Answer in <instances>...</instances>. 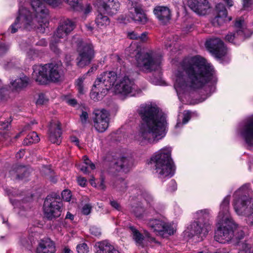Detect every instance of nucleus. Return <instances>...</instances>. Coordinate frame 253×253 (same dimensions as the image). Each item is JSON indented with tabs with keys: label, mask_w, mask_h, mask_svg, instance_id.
<instances>
[{
	"label": "nucleus",
	"mask_w": 253,
	"mask_h": 253,
	"mask_svg": "<svg viewBox=\"0 0 253 253\" xmlns=\"http://www.w3.org/2000/svg\"><path fill=\"white\" fill-rule=\"evenodd\" d=\"M148 225L157 234L163 236L173 235L176 231V225L174 223H168L157 219H151Z\"/></svg>",
	"instance_id": "nucleus-14"
},
{
	"label": "nucleus",
	"mask_w": 253,
	"mask_h": 253,
	"mask_svg": "<svg viewBox=\"0 0 253 253\" xmlns=\"http://www.w3.org/2000/svg\"><path fill=\"white\" fill-rule=\"evenodd\" d=\"M130 210L137 218L143 220L146 219L150 215H153L155 213L154 210H144L140 203L135 205L132 204Z\"/></svg>",
	"instance_id": "nucleus-23"
},
{
	"label": "nucleus",
	"mask_w": 253,
	"mask_h": 253,
	"mask_svg": "<svg viewBox=\"0 0 253 253\" xmlns=\"http://www.w3.org/2000/svg\"><path fill=\"white\" fill-rule=\"evenodd\" d=\"M88 119V114L85 111H83L82 114L80 116V120L83 124H84L86 123Z\"/></svg>",
	"instance_id": "nucleus-51"
},
{
	"label": "nucleus",
	"mask_w": 253,
	"mask_h": 253,
	"mask_svg": "<svg viewBox=\"0 0 253 253\" xmlns=\"http://www.w3.org/2000/svg\"><path fill=\"white\" fill-rule=\"evenodd\" d=\"M10 121H4L0 122V129H5L8 128L10 126Z\"/></svg>",
	"instance_id": "nucleus-52"
},
{
	"label": "nucleus",
	"mask_w": 253,
	"mask_h": 253,
	"mask_svg": "<svg viewBox=\"0 0 253 253\" xmlns=\"http://www.w3.org/2000/svg\"><path fill=\"white\" fill-rule=\"evenodd\" d=\"M71 141L73 143H74L76 145H77L79 148H80V146L79 145V140L78 138H77L75 136H72L71 137Z\"/></svg>",
	"instance_id": "nucleus-60"
},
{
	"label": "nucleus",
	"mask_w": 253,
	"mask_h": 253,
	"mask_svg": "<svg viewBox=\"0 0 253 253\" xmlns=\"http://www.w3.org/2000/svg\"><path fill=\"white\" fill-rule=\"evenodd\" d=\"M62 204L55 198L47 196L44 201L43 211L46 217L50 219L59 217L61 212Z\"/></svg>",
	"instance_id": "nucleus-11"
},
{
	"label": "nucleus",
	"mask_w": 253,
	"mask_h": 253,
	"mask_svg": "<svg viewBox=\"0 0 253 253\" xmlns=\"http://www.w3.org/2000/svg\"><path fill=\"white\" fill-rule=\"evenodd\" d=\"M217 15L213 19L212 23L214 26H218L227 21L231 20V17L227 16V11L222 3H218L216 5Z\"/></svg>",
	"instance_id": "nucleus-22"
},
{
	"label": "nucleus",
	"mask_w": 253,
	"mask_h": 253,
	"mask_svg": "<svg viewBox=\"0 0 253 253\" xmlns=\"http://www.w3.org/2000/svg\"><path fill=\"white\" fill-rule=\"evenodd\" d=\"M42 172L45 176L51 178L53 175V171L48 166H45L42 168Z\"/></svg>",
	"instance_id": "nucleus-42"
},
{
	"label": "nucleus",
	"mask_w": 253,
	"mask_h": 253,
	"mask_svg": "<svg viewBox=\"0 0 253 253\" xmlns=\"http://www.w3.org/2000/svg\"><path fill=\"white\" fill-rule=\"evenodd\" d=\"M40 140V138L37 133L35 132L30 133L23 141V144L25 145H28L32 143L38 142Z\"/></svg>",
	"instance_id": "nucleus-32"
},
{
	"label": "nucleus",
	"mask_w": 253,
	"mask_h": 253,
	"mask_svg": "<svg viewBox=\"0 0 253 253\" xmlns=\"http://www.w3.org/2000/svg\"><path fill=\"white\" fill-rule=\"evenodd\" d=\"M93 121L96 130L99 132H103L109 126V114L104 109L95 110L93 113Z\"/></svg>",
	"instance_id": "nucleus-15"
},
{
	"label": "nucleus",
	"mask_w": 253,
	"mask_h": 253,
	"mask_svg": "<svg viewBox=\"0 0 253 253\" xmlns=\"http://www.w3.org/2000/svg\"><path fill=\"white\" fill-rule=\"evenodd\" d=\"M243 22V21L241 20L237 21L236 22L235 26L236 28H238V29L237 30L236 33H230L226 35L225 40L227 41L235 44H237L248 37V36L246 35L247 30L244 29L242 27Z\"/></svg>",
	"instance_id": "nucleus-19"
},
{
	"label": "nucleus",
	"mask_w": 253,
	"mask_h": 253,
	"mask_svg": "<svg viewBox=\"0 0 253 253\" xmlns=\"http://www.w3.org/2000/svg\"><path fill=\"white\" fill-rule=\"evenodd\" d=\"M127 182L124 179H119L115 182V187L121 193H125L127 188Z\"/></svg>",
	"instance_id": "nucleus-37"
},
{
	"label": "nucleus",
	"mask_w": 253,
	"mask_h": 253,
	"mask_svg": "<svg viewBox=\"0 0 253 253\" xmlns=\"http://www.w3.org/2000/svg\"><path fill=\"white\" fill-rule=\"evenodd\" d=\"M114 92L116 94L134 96L140 94L141 90L135 84L134 80L129 77L128 73H121L114 86Z\"/></svg>",
	"instance_id": "nucleus-8"
},
{
	"label": "nucleus",
	"mask_w": 253,
	"mask_h": 253,
	"mask_svg": "<svg viewBox=\"0 0 253 253\" xmlns=\"http://www.w3.org/2000/svg\"><path fill=\"white\" fill-rule=\"evenodd\" d=\"M83 159L85 166H87L88 168H90L91 169H95V166L94 164L91 163L86 156H84Z\"/></svg>",
	"instance_id": "nucleus-46"
},
{
	"label": "nucleus",
	"mask_w": 253,
	"mask_h": 253,
	"mask_svg": "<svg viewBox=\"0 0 253 253\" xmlns=\"http://www.w3.org/2000/svg\"><path fill=\"white\" fill-rule=\"evenodd\" d=\"M139 35V34H137L136 32L132 31L128 32L127 36L130 39L137 40Z\"/></svg>",
	"instance_id": "nucleus-53"
},
{
	"label": "nucleus",
	"mask_w": 253,
	"mask_h": 253,
	"mask_svg": "<svg viewBox=\"0 0 253 253\" xmlns=\"http://www.w3.org/2000/svg\"><path fill=\"white\" fill-rule=\"evenodd\" d=\"M27 169L24 167L15 165L12 167L9 171L10 176L13 179H22L27 175Z\"/></svg>",
	"instance_id": "nucleus-30"
},
{
	"label": "nucleus",
	"mask_w": 253,
	"mask_h": 253,
	"mask_svg": "<svg viewBox=\"0 0 253 253\" xmlns=\"http://www.w3.org/2000/svg\"><path fill=\"white\" fill-rule=\"evenodd\" d=\"M10 201L12 204L14 206V208H18L19 209H21L22 208H23V206L21 205V203L18 200H13L12 201L10 199Z\"/></svg>",
	"instance_id": "nucleus-58"
},
{
	"label": "nucleus",
	"mask_w": 253,
	"mask_h": 253,
	"mask_svg": "<svg viewBox=\"0 0 253 253\" xmlns=\"http://www.w3.org/2000/svg\"><path fill=\"white\" fill-rule=\"evenodd\" d=\"M117 79H118V76L115 72H104L98 76L94 82V86L97 87L99 90L101 89L102 92L106 93L109 89L112 88L114 89V86L116 84H115Z\"/></svg>",
	"instance_id": "nucleus-10"
},
{
	"label": "nucleus",
	"mask_w": 253,
	"mask_h": 253,
	"mask_svg": "<svg viewBox=\"0 0 253 253\" xmlns=\"http://www.w3.org/2000/svg\"><path fill=\"white\" fill-rule=\"evenodd\" d=\"M110 205L112 207H113L114 209L120 211L121 209V206L120 204L116 201L115 200H111L110 202Z\"/></svg>",
	"instance_id": "nucleus-56"
},
{
	"label": "nucleus",
	"mask_w": 253,
	"mask_h": 253,
	"mask_svg": "<svg viewBox=\"0 0 253 253\" xmlns=\"http://www.w3.org/2000/svg\"><path fill=\"white\" fill-rule=\"evenodd\" d=\"M195 218L197 220L191 225V233L199 236L203 240L211 229L209 211L208 210L198 211L195 213Z\"/></svg>",
	"instance_id": "nucleus-7"
},
{
	"label": "nucleus",
	"mask_w": 253,
	"mask_h": 253,
	"mask_svg": "<svg viewBox=\"0 0 253 253\" xmlns=\"http://www.w3.org/2000/svg\"><path fill=\"white\" fill-rule=\"evenodd\" d=\"M93 87L94 88L92 89V92L90 93V97L94 101L101 99L102 97L106 94L102 92L101 89L99 90L97 87H94V86Z\"/></svg>",
	"instance_id": "nucleus-36"
},
{
	"label": "nucleus",
	"mask_w": 253,
	"mask_h": 253,
	"mask_svg": "<svg viewBox=\"0 0 253 253\" xmlns=\"http://www.w3.org/2000/svg\"><path fill=\"white\" fill-rule=\"evenodd\" d=\"M85 78V75L80 77L76 81L75 84L76 87L78 91V92L80 94H83L85 91V89L84 86V82Z\"/></svg>",
	"instance_id": "nucleus-35"
},
{
	"label": "nucleus",
	"mask_w": 253,
	"mask_h": 253,
	"mask_svg": "<svg viewBox=\"0 0 253 253\" xmlns=\"http://www.w3.org/2000/svg\"><path fill=\"white\" fill-rule=\"evenodd\" d=\"M9 46L5 43H0V55L4 54L9 49Z\"/></svg>",
	"instance_id": "nucleus-49"
},
{
	"label": "nucleus",
	"mask_w": 253,
	"mask_h": 253,
	"mask_svg": "<svg viewBox=\"0 0 253 253\" xmlns=\"http://www.w3.org/2000/svg\"><path fill=\"white\" fill-rule=\"evenodd\" d=\"M128 4H131L129 8V16L134 21L140 24H145L147 22L148 18L140 5L136 2L129 1Z\"/></svg>",
	"instance_id": "nucleus-18"
},
{
	"label": "nucleus",
	"mask_w": 253,
	"mask_h": 253,
	"mask_svg": "<svg viewBox=\"0 0 253 253\" xmlns=\"http://www.w3.org/2000/svg\"><path fill=\"white\" fill-rule=\"evenodd\" d=\"M77 64L80 67L88 65L94 57V51L91 44L83 43L78 49Z\"/></svg>",
	"instance_id": "nucleus-12"
},
{
	"label": "nucleus",
	"mask_w": 253,
	"mask_h": 253,
	"mask_svg": "<svg viewBox=\"0 0 253 253\" xmlns=\"http://www.w3.org/2000/svg\"><path fill=\"white\" fill-rule=\"evenodd\" d=\"M213 67L198 56L184 59L175 71L174 87L178 96L202 87L208 81L216 82Z\"/></svg>",
	"instance_id": "nucleus-1"
},
{
	"label": "nucleus",
	"mask_w": 253,
	"mask_h": 253,
	"mask_svg": "<svg viewBox=\"0 0 253 253\" xmlns=\"http://www.w3.org/2000/svg\"><path fill=\"white\" fill-rule=\"evenodd\" d=\"M48 101V96L44 93H41L39 94L36 103L38 105H43L46 104Z\"/></svg>",
	"instance_id": "nucleus-38"
},
{
	"label": "nucleus",
	"mask_w": 253,
	"mask_h": 253,
	"mask_svg": "<svg viewBox=\"0 0 253 253\" xmlns=\"http://www.w3.org/2000/svg\"><path fill=\"white\" fill-rule=\"evenodd\" d=\"M22 245L26 248H28L32 245V239L31 238H27L23 237L21 240Z\"/></svg>",
	"instance_id": "nucleus-45"
},
{
	"label": "nucleus",
	"mask_w": 253,
	"mask_h": 253,
	"mask_svg": "<svg viewBox=\"0 0 253 253\" xmlns=\"http://www.w3.org/2000/svg\"><path fill=\"white\" fill-rule=\"evenodd\" d=\"M29 82V78L22 74L20 75L15 80H11L10 84L14 89L21 90L28 85Z\"/></svg>",
	"instance_id": "nucleus-28"
},
{
	"label": "nucleus",
	"mask_w": 253,
	"mask_h": 253,
	"mask_svg": "<svg viewBox=\"0 0 253 253\" xmlns=\"http://www.w3.org/2000/svg\"><path fill=\"white\" fill-rule=\"evenodd\" d=\"M75 23L69 19H66L61 22L55 32L50 47L55 53H59V49L56 45L60 39H64L75 28Z\"/></svg>",
	"instance_id": "nucleus-9"
},
{
	"label": "nucleus",
	"mask_w": 253,
	"mask_h": 253,
	"mask_svg": "<svg viewBox=\"0 0 253 253\" xmlns=\"http://www.w3.org/2000/svg\"><path fill=\"white\" fill-rule=\"evenodd\" d=\"M239 132L247 147L253 150V115L241 126Z\"/></svg>",
	"instance_id": "nucleus-13"
},
{
	"label": "nucleus",
	"mask_w": 253,
	"mask_h": 253,
	"mask_svg": "<svg viewBox=\"0 0 253 253\" xmlns=\"http://www.w3.org/2000/svg\"><path fill=\"white\" fill-rule=\"evenodd\" d=\"M190 119V113L189 111H185L184 114V117L183 119L182 123L178 122L176 126V127H178L182 125L186 124Z\"/></svg>",
	"instance_id": "nucleus-41"
},
{
	"label": "nucleus",
	"mask_w": 253,
	"mask_h": 253,
	"mask_svg": "<svg viewBox=\"0 0 253 253\" xmlns=\"http://www.w3.org/2000/svg\"><path fill=\"white\" fill-rule=\"evenodd\" d=\"M37 44L41 46H45L47 44V42L44 39H42L37 43Z\"/></svg>",
	"instance_id": "nucleus-63"
},
{
	"label": "nucleus",
	"mask_w": 253,
	"mask_h": 253,
	"mask_svg": "<svg viewBox=\"0 0 253 253\" xmlns=\"http://www.w3.org/2000/svg\"><path fill=\"white\" fill-rule=\"evenodd\" d=\"M206 47L217 58H221L226 53V48L223 42L219 38L208 40L206 42Z\"/></svg>",
	"instance_id": "nucleus-17"
},
{
	"label": "nucleus",
	"mask_w": 253,
	"mask_h": 253,
	"mask_svg": "<svg viewBox=\"0 0 253 253\" xmlns=\"http://www.w3.org/2000/svg\"><path fill=\"white\" fill-rule=\"evenodd\" d=\"M96 253H120L112 245L107 241L98 242Z\"/></svg>",
	"instance_id": "nucleus-29"
},
{
	"label": "nucleus",
	"mask_w": 253,
	"mask_h": 253,
	"mask_svg": "<svg viewBox=\"0 0 253 253\" xmlns=\"http://www.w3.org/2000/svg\"><path fill=\"white\" fill-rule=\"evenodd\" d=\"M48 82L57 83L64 77V69L61 63L46 64Z\"/></svg>",
	"instance_id": "nucleus-16"
},
{
	"label": "nucleus",
	"mask_w": 253,
	"mask_h": 253,
	"mask_svg": "<svg viewBox=\"0 0 253 253\" xmlns=\"http://www.w3.org/2000/svg\"><path fill=\"white\" fill-rule=\"evenodd\" d=\"M95 22L98 27L106 26L110 23L109 18L107 16L102 15L101 13L98 14L96 18Z\"/></svg>",
	"instance_id": "nucleus-33"
},
{
	"label": "nucleus",
	"mask_w": 253,
	"mask_h": 253,
	"mask_svg": "<svg viewBox=\"0 0 253 253\" xmlns=\"http://www.w3.org/2000/svg\"><path fill=\"white\" fill-rule=\"evenodd\" d=\"M60 124L58 121L51 122L49 127L48 137L52 143L59 145L61 142Z\"/></svg>",
	"instance_id": "nucleus-24"
},
{
	"label": "nucleus",
	"mask_w": 253,
	"mask_h": 253,
	"mask_svg": "<svg viewBox=\"0 0 253 253\" xmlns=\"http://www.w3.org/2000/svg\"><path fill=\"white\" fill-rule=\"evenodd\" d=\"M214 253H231L230 251L225 249H221L218 250Z\"/></svg>",
	"instance_id": "nucleus-64"
},
{
	"label": "nucleus",
	"mask_w": 253,
	"mask_h": 253,
	"mask_svg": "<svg viewBox=\"0 0 253 253\" xmlns=\"http://www.w3.org/2000/svg\"><path fill=\"white\" fill-rule=\"evenodd\" d=\"M129 229L132 235L133 239L137 244L140 245L143 240V235L133 226H130Z\"/></svg>",
	"instance_id": "nucleus-34"
},
{
	"label": "nucleus",
	"mask_w": 253,
	"mask_h": 253,
	"mask_svg": "<svg viewBox=\"0 0 253 253\" xmlns=\"http://www.w3.org/2000/svg\"><path fill=\"white\" fill-rule=\"evenodd\" d=\"M116 164L121 169L126 171L132 165V160L131 158L121 157L117 160Z\"/></svg>",
	"instance_id": "nucleus-31"
},
{
	"label": "nucleus",
	"mask_w": 253,
	"mask_h": 253,
	"mask_svg": "<svg viewBox=\"0 0 253 253\" xmlns=\"http://www.w3.org/2000/svg\"><path fill=\"white\" fill-rule=\"evenodd\" d=\"M162 56L159 52L153 50L137 52L135 55L136 65L140 70L151 72L158 70L162 61Z\"/></svg>",
	"instance_id": "nucleus-6"
},
{
	"label": "nucleus",
	"mask_w": 253,
	"mask_h": 253,
	"mask_svg": "<svg viewBox=\"0 0 253 253\" xmlns=\"http://www.w3.org/2000/svg\"><path fill=\"white\" fill-rule=\"evenodd\" d=\"M138 112L142 123L135 139L140 144L156 143L165 136L166 116L156 105L152 103L142 104Z\"/></svg>",
	"instance_id": "nucleus-2"
},
{
	"label": "nucleus",
	"mask_w": 253,
	"mask_h": 253,
	"mask_svg": "<svg viewBox=\"0 0 253 253\" xmlns=\"http://www.w3.org/2000/svg\"><path fill=\"white\" fill-rule=\"evenodd\" d=\"M91 209V205L89 204H86L82 208V212L84 215H88L90 213Z\"/></svg>",
	"instance_id": "nucleus-47"
},
{
	"label": "nucleus",
	"mask_w": 253,
	"mask_h": 253,
	"mask_svg": "<svg viewBox=\"0 0 253 253\" xmlns=\"http://www.w3.org/2000/svg\"><path fill=\"white\" fill-rule=\"evenodd\" d=\"M33 70L32 78L36 82L42 84L48 82L46 64L35 65L33 67Z\"/></svg>",
	"instance_id": "nucleus-21"
},
{
	"label": "nucleus",
	"mask_w": 253,
	"mask_h": 253,
	"mask_svg": "<svg viewBox=\"0 0 253 253\" xmlns=\"http://www.w3.org/2000/svg\"><path fill=\"white\" fill-rule=\"evenodd\" d=\"M188 4L191 9L200 15H204L210 8L208 0H189Z\"/></svg>",
	"instance_id": "nucleus-25"
},
{
	"label": "nucleus",
	"mask_w": 253,
	"mask_h": 253,
	"mask_svg": "<svg viewBox=\"0 0 253 253\" xmlns=\"http://www.w3.org/2000/svg\"><path fill=\"white\" fill-rule=\"evenodd\" d=\"M153 12L158 20L163 24H167L171 18L170 9L167 6H157Z\"/></svg>",
	"instance_id": "nucleus-26"
},
{
	"label": "nucleus",
	"mask_w": 253,
	"mask_h": 253,
	"mask_svg": "<svg viewBox=\"0 0 253 253\" xmlns=\"http://www.w3.org/2000/svg\"><path fill=\"white\" fill-rule=\"evenodd\" d=\"M168 188V190L169 191H174L176 190L177 189V185L176 182L173 180H170Z\"/></svg>",
	"instance_id": "nucleus-50"
},
{
	"label": "nucleus",
	"mask_w": 253,
	"mask_h": 253,
	"mask_svg": "<svg viewBox=\"0 0 253 253\" xmlns=\"http://www.w3.org/2000/svg\"><path fill=\"white\" fill-rule=\"evenodd\" d=\"M233 207L238 215L246 216L247 223L253 226V191L249 183L244 184L234 194Z\"/></svg>",
	"instance_id": "nucleus-4"
},
{
	"label": "nucleus",
	"mask_w": 253,
	"mask_h": 253,
	"mask_svg": "<svg viewBox=\"0 0 253 253\" xmlns=\"http://www.w3.org/2000/svg\"><path fill=\"white\" fill-rule=\"evenodd\" d=\"M71 196L72 195L71 191L69 190H64L62 192V199L67 202H69L70 201Z\"/></svg>",
	"instance_id": "nucleus-43"
},
{
	"label": "nucleus",
	"mask_w": 253,
	"mask_h": 253,
	"mask_svg": "<svg viewBox=\"0 0 253 253\" xmlns=\"http://www.w3.org/2000/svg\"><path fill=\"white\" fill-rule=\"evenodd\" d=\"M243 5L245 9H251L253 7V0H243Z\"/></svg>",
	"instance_id": "nucleus-44"
},
{
	"label": "nucleus",
	"mask_w": 253,
	"mask_h": 253,
	"mask_svg": "<svg viewBox=\"0 0 253 253\" xmlns=\"http://www.w3.org/2000/svg\"><path fill=\"white\" fill-rule=\"evenodd\" d=\"M77 251L78 253H88L89 249L86 244L82 243L77 246Z\"/></svg>",
	"instance_id": "nucleus-40"
},
{
	"label": "nucleus",
	"mask_w": 253,
	"mask_h": 253,
	"mask_svg": "<svg viewBox=\"0 0 253 253\" xmlns=\"http://www.w3.org/2000/svg\"><path fill=\"white\" fill-rule=\"evenodd\" d=\"M230 196L223 200L217 217L216 230L214 239L218 242L225 244L231 242L234 245L240 244L239 241L244 238L243 229L238 227L232 218L229 212Z\"/></svg>",
	"instance_id": "nucleus-3"
},
{
	"label": "nucleus",
	"mask_w": 253,
	"mask_h": 253,
	"mask_svg": "<svg viewBox=\"0 0 253 253\" xmlns=\"http://www.w3.org/2000/svg\"><path fill=\"white\" fill-rule=\"evenodd\" d=\"M171 148L165 147L157 152L151 159L155 165L156 172L161 179L169 178L175 172V166L171 158Z\"/></svg>",
	"instance_id": "nucleus-5"
},
{
	"label": "nucleus",
	"mask_w": 253,
	"mask_h": 253,
	"mask_svg": "<svg viewBox=\"0 0 253 253\" xmlns=\"http://www.w3.org/2000/svg\"><path fill=\"white\" fill-rule=\"evenodd\" d=\"M24 154L25 152L24 150H19V152H18L16 154V158L17 159H20L24 156Z\"/></svg>",
	"instance_id": "nucleus-62"
},
{
	"label": "nucleus",
	"mask_w": 253,
	"mask_h": 253,
	"mask_svg": "<svg viewBox=\"0 0 253 253\" xmlns=\"http://www.w3.org/2000/svg\"><path fill=\"white\" fill-rule=\"evenodd\" d=\"M147 33L146 32H143L140 35H139L137 41L144 42L147 40Z\"/></svg>",
	"instance_id": "nucleus-57"
},
{
	"label": "nucleus",
	"mask_w": 253,
	"mask_h": 253,
	"mask_svg": "<svg viewBox=\"0 0 253 253\" xmlns=\"http://www.w3.org/2000/svg\"><path fill=\"white\" fill-rule=\"evenodd\" d=\"M238 245L240 246V250L245 252V253H251L252 252L251 245L244 242L241 243Z\"/></svg>",
	"instance_id": "nucleus-39"
},
{
	"label": "nucleus",
	"mask_w": 253,
	"mask_h": 253,
	"mask_svg": "<svg viewBox=\"0 0 253 253\" xmlns=\"http://www.w3.org/2000/svg\"><path fill=\"white\" fill-rule=\"evenodd\" d=\"M89 230L90 233L94 236L98 237L101 235L100 229L95 226L91 227Z\"/></svg>",
	"instance_id": "nucleus-48"
},
{
	"label": "nucleus",
	"mask_w": 253,
	"mask_h": 253,
	"mask_svg": "<svg viewBox=\"0 0 253 253\" xmlns=\"http://www.w3.org/2000/svg\"><path fill=\"white\" fill-rule=\"evenodd\" d=\"M78 167H79V169L84 173H87L89 172V170H88V168L87 166L83 165V166H79Z\"/></svg>",
	"instance_id": "nucleus-61"
},
{
	"label": "nucleus",
	"mask_w": 253,
	"mask_h": 253,
	"mask_svg": "<svg viewBox=\"0 0 253 253\" xmlns=\"http://www.w3.org/2000/svg\"><path fill=\"white\" fill-rule=\"evenodd\" d=\"M28 56L30 58L35 59L38 56V53L35 50L30 49L28 52Z\"/></svg>",
	"instance_id": "nucleus-55"
},
{
	"label": "nucleus",
	"mask_w": 253,
	"mask_h": 253,
	"mask_svg": "<svg viewBox=\"0 0 253 253\" xmlns=\"http://www.w3.org/2000/svg\"><path fill=\"white\" fill-rule=\"evenodd\" d=\"M97 4L100 11L110 15L116 13L120 7L118 0H99Z\"/></svg>",
	"instance_id": "nucleus-20"
},
{
	"label": "nucleus",
	"mask_w": 253,
	"mask_h": 253,
	"mask_svg": "<svg viewBox=\"0 0 253 253\" xmlns=\"http://www.w3.org/2000/svg\"><path fill=\"white\" fill-rule=\"evenodd\" d=\"M4 91L1 81L0 80V101L3 99Z\"/></svg>",
	"instance_id": "nucleus-59"
},
{
	"label": "nucleus",
	"mask_w": 253,
	"mask_h": 253,
	"mask_svg": "<svg viewBox=\"0 0 253 253\" xmlns=\"http://www.w3.org/2000/svg\"><path fill=\"white\" fill-rule=\"evenodd\" d=\"M55 244L49 239L41 240L37 248V253H55Z\"/></svg>",
	"instance_id": "nucleus-27"
},
{
	"label": "nucleus",
	"mask_w": 253,
	"mask_h": 253,
	"mask_svg": "<svg viewBox=\"0 0 253 253\" xmlns=\"http://www.w3.org/2000/svg\"><path fill=\"white\" fill-rule=\"evenodd\" d=\"M77 182L79 185L82 187H84L86 185V180L83 177L79 176L77 178Z\"/></svg>",
	"instance_id": "nucleus-54"
}]
</instances>
